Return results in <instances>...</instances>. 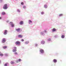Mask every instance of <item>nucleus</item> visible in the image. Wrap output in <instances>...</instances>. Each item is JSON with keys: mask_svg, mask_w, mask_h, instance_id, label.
<instances>
[{"mask_svg": "<svg viewBox=\"0 0 66 66\" xmlns=\"http://www.w3.org/2000/svg\"><path fill=\"white\" fill-rule=\"evenodd\" d=\"M39 52L40 54L41 55H43L44 53L45 52L44 50L42 49H40Z\"/></svg>", "mask_w": 66, "mask_h": 66, "instance_id": "nucleus-1", "label": "nucleus"}, {"mask_svg": "<svg viewBox=\"0 0 66 66\" xmlns=\"http://www.w3.org/2000/svg\"><path fill=\"white\" fill-rule=\"evenodd\" d=\"M8 8L7 4H5L3 6V8L4 10H7Z\"/></svg>", "mask_w": 66, "mask_h": 66, "instance_id": "nucleus-2", "label": "nucleus"}, {"mask_svg": "<svg viewBox=\"0 0 66 66\" xmlns=\"http://www.w3.org/2000/svg\"><path fill=\"white\" fill-rule=\"evenodd\" d=\"M44 33H47V31L45 30H44V31H42L40 32V34H41V35H42V36H44L45 35Z\"/></svg>", "mask_w": 66, "mask_h": 66, "instance_id": "nucleus-3", "label": "nucleus"}, {"mask_svg": "<svg viewBox=\"0 0 66 66\" xmlns=\"http://www.w3.org/2000/svg\"><path fill=\"white\" fill-rule=\"evenodd\" d=\"M9 24L11 26V27L12 28H14V23L12 22H9Z\"/></svg>", "mask_w": 66, "mask_h": 66, "instance_id": "nucleus-4", "label": "nucleus"}, {"mask_svg": "<svg viewBox=\"0 0 66 66\" xmlns=\"http://www.w3.org/2000/svg\"><path fill=\"white\" fill-rule=\"evenodd\" d=\"M6 40L5 38H3L2 41V43H3V44H4V43H5L6 42Z\"/></svg>", "mask_w": 66, "mask_h": 66, "instance_id": "nucleus-5", "label": "nucleus"}, {"mask_svg": "<svg viewBox=\"0 0 66 66\" xmlns=\"http://www.w3.org/2000/svg\"><path fill=\"white\" fill-rule=\"evenodd\" d=\"M20 42L19 41H16L15 43V44L16 45H20Z\"/></svg>", "mask_w": 66, "mask_h": 66, "instance_id": "nucleus-6", "label": "nucleus"}, {"mask_svg": "<svg viewBox=\"0 0 66 66\" xmlns=\"http://www.w3.org/2000/svg\"><path fill=\"white\" fill-rule=\"evenodd\" d=\"M15 30H16V31L17 32H19L20 31H21V29L20 28H18L17 29H16Z\"/></svg>", "mask_w": 66, "mask_h": 66, "instance_id": "nucleus-7", "label": "nucleus"}, {"mask_svg": "<svg viewBox=\"0 0 66 66\" xmlns=\"http://www.w3.org/2000/svg\"><path fill=\"white\" fill-rule=\"evenodd\" d=\"M17 49V47H14V49L13 50H12V52H16L17 51V50L16 49Z\"/></svg>", "mask_w": 66, "mask_h": 66, "instance_id": "nucleus-8", "label": "nucleus"}, {"mask_svg": "<svg viewBox=\"0 0 66 66\" xmlns=\"http://www.w3.org/2000/svg\"><path fill=\"white\" fill-rule=\"evenodd\" d=\"M7 33V30H4V35H6Z\"/></svg>", "mask_w": 66, "mask_h": 66, "instance_id": "nucleus-9", "label": "nucleus"}, {"mask_svg": "<svg viewBox=\"0 0 66 66\" xmlns=\"http://www.w3.org/2000/svg\"><path fill=\"white\" fill-rule=\"evenodd\" d=\"M18 37L19 38H22L23 37V36L21 35H18Z\"/></svg>", "mask_w": 66, "mask_h": 66, "instance_id": "nucleus-10", "label": "nucleus"}, {"mask_svg": "<svg viewBox=\"0 0 66 66\" xmlns=\"http://www.w3.org/2000/svg\"><path fill=\"white\" fill-rule=\"evenodd\" d=\"M19 23L20 25H22L23 24V21H21Z\"/></svg>", "mask_w": 66, "mask_h": 66, "instance_id": "nucleus-11", "label": "nucleus"}, {"mask_svg": "<svg viewBox=\"0 0 66 66\" xmlns=\"http://www.w3.org/2000/svg\"><path fill=\"white\" fill-rule=\"evenodd\" d=\"M44 7L45 8V9H47V7H48V5L47 4H45L44 6Z\"/></svg>", "mask_w": 66, "mask_h": 66, "instance_id": "nucleus-12", "label": "nucleus"}, {"mask_svg": "<svg viewBox=\"0 0 66 66\" xmlns=\"http://www.w3.org/2000/svg\"><path fill=\"white\" fill-rule=\"evenodd\" d=\"M45 43V42L44 41L42 40L41 41V44H42V45H43Z\"/></svg>", "mask_w": 66, "mask_h": 66, "instance_id": "nucleus-13", "label": "nucleus"}, {"mask_svg": "<svg viewBox=\"0 0 66 66\" xmlns=\"http://www.w3.org/2000/svg\"><path fill=\"white\" fill-rule=\"evenodd\" d=\"M53 61L55 63L57 62V60H56V59H54L53 60Z\"/></svg>", "mask_w": 66, "mask_h": 66, "instance_id": "nucleus-14", "label": "nucleus"}, {"mask_svg": "<svg viewBox=\"0 0 66 66\" xmlns=\"http://www.w3.org/2000/svg\"><path fill=\"white\" fill-rule=\"evenodd\" d=\"M47 42H50L51 41V38H49L47 40Z\"/></svg>", "mask_w": 66, "mask_h": 66, "instance_id": "nucleus-15", "label": "nucleus"}, {"mask_svg": "<svg viewBox=\"0 0 66 66\" xmlns=\"http://www.w3.org/2000/svg\"><path fill=\"white\" fill-rule=\"evenodd\" d=\"M29 43V41H26L25 43L24 44L26 45H27V44H28Z\"/></svg>", "mask_w": 66, "mask_h": 66, "instance_id": "nucleus-16", "label": "nucleus"}, {"mask_svg": "<svg viewBox=\"0 0 66 66\" xmlns=\"http://www.w3.org/2000/svg\"><path fill=\"white\" fill-rule=\"evenodd\" d=\"M32 23V21H31V20H28V23L29 24H30V23Z\"/></svg>", "mask_w": 66, "mask_h": 66, "instance_id": "nucleus-17", "label": "nucleus"}, {"mask_svg": "<svg viewBox=\"0 0 66 66\" xmlns=\"http://www.w3.org/2000/svg\"><path fill=\"white\" fill-rule=\"evenodd\" d=\"M56 29L55 28H54L53 29L52 31L53 32H55L56 31Z\"/></svg>", "mask_w": 66, "mask_h": 66, "instance_id": "nucleus-18", "label": "nucleus"}, {"mask_svg": "<svg viewBox=\"0 0 66 66\" xmlns=\"http://www.w3.org/2000/svg\"><path fill=\"white\" fill-rule=\"evenodd\" d=\"M16 11L17 12H18V13H20V10L19 9H17L16 10Z\"/></svg>", "mask_w": 66, "mask_h": 66, "instance_id": "nucleus-19", "label": "nucleus"}, {"mask_svg": "<svg viewBox=\"0 0 66 66\" xmlns=\"http://www.w3.org/2000/svg\"><path fill=\"white\" fill-rule=\"evenodd\" d=\"M3 49H6L7 48V46H3Z\"/></svg>", "mask_w": 66, "mask_h": 66, "instance_id": "nucleus-20", "label": "nucleus"}, {"mask_svg": "<svg viewBox=\"0 0 66 66\" xmlns=\"http://www.w3.org/2000/svg\"><path fill=\"white\" fill-rule=\"evenodd\" d=\"M14 63H15L13 61H12L11 62V64H12V65H13V64H14Z\"/></svg>", "mask_w": 66, "mask_h": 66, "instance_id": "nucleus-21", "label": "nucleus"}, {"mask_svg": "<svg viewBox=\"0 0 66 66\" xmlns=\"http://www.w3.org/2000/svg\"><path fill=\"white\" fill-rule=\"evenodd\" d=\"M65 38V36H64V35H62L61 36V38Z\"/></svg>", "mask_w": 66, "mask_h": 66, "instance_id": "nucleus-22", "label": "nucleus"}, {"mask_svg": "<svg viewBox=\"0 0 66 66\" xmlns=\"http://www.w3.org/2000/svg\"><path fill=\"white\" fill-rule=\"evenodd\" d=\"M2 14L3 15H5V12H3L2 13Z\"/></svg>", "mask_w": 66, "mask_h": 66, "instance_id": "nucleus-23", "label": "nucleus"}, {"mask_svg": "<svg viewBox=\"0 0 66 66\" xmlns=\"http://www.w3.org/2000/svg\"><path fill=\"white\" fill-rule=\"evenodd\" d=\"M9 64L8 63H6L4 64L5 66H7V64Z\"/></svg>", "mask_w": 66, "mask_h": 66, "instance_id": "nucleus-24", "label": "nucleus"}, {"mask_svg": "<svg viewBox=\"0 0 66 66\" xmlns=\"http://www.w3.org/2000/svg\"><path fill=\"white\" fill-rule=\"evenodd\" d=\"M63 15V14H60L59 15V17H61V16H62Z\"/></svg>", "mask_w": 66, "mask_h": 66, "instance_id": "nucleus-25", "label": "nucleus"}, {"mask_svg": "<svg viewBox=\"0 0 66 66\" xmlns=\"http://www.w3.org/2000/svg\"><path fill=\"white\" fill-rule=\"evenodd\" d=\"M54 37H55V38H56V37H59V36L58 35H56L54 36Z\"/></svg>", "mask_w": 66, "mask_h": 66, "instance_id": "nucleus-26", "label": "nucleus"}, {"mask_svg": "<svg viewBox=\"0 0 66 66\" xmlns=\"http://www.w3.org/2000/svg\"><path fill=\"white\" fill-rule=\"evenodd\" d=\"M0 56H3V54L2 53H1L0 54Z\"/></svg>", "mask_w": 66, "mask_h": 66, "instance_id": "nucleus-27", "label": "nucleus"}, {"mask_svg": "<svg viewBox=\"0 0 66 66\" xmlns=\"http://www.w3.org/2000/svg\"><path fill=\"white\" fill-rule=\"evenodd\" d=\"M23 8L24 9H26V6H25L24 5L23 6Z\"/></svg>", "mask_w": 66, "mask_h": 66, "instance_id": "nucleus-28", "label": "nucleus"}, {"mask_svg": "<svg viewBox=\"0 0 66 66\" xmlns=\"http://www.w3.org/2000/svg\"><path fill=\"white\" fill-rule=\"evenodd\" d=\"M14 54L15 55H18V53L16 52H15L14 53Z\"/></svg>", "mask_w": 66, "mask_h": 66, "instance_id": "nucleus-29", "label": "nucleus"}, {"mask_svg": "<svg viewBox=\"0 0 66 66\" xmlns=\"http://www.w3.org/2000/svg\"><path fill=\"white\" fill-rule=\"evenodd\" d=\"M4 55L6 56H8V54H5Z\"/></svg>", "mask_w": 66, "mask_h": 66, "instance_id": "nucleus-30", "label": "nucleus"}, {"mask_svg": "<svg viewBox=\"0 0 66 66\" xmlns=\"http://www.w3.org/2000/svg\"><path fill=\"white\" fill-rule=\"evenodd\" d=\"M15 62H16V63H19V61H18V60H16Z\"/></svg>", "mask_w": 66, "mask_h": 66, "instance_id": "nucleus-31", "label": "nucleus"}, {"mask_svg": "<svg viewBox=\"0 0 66 66\" xmlns=\"http://www.w3.org/2000/svg\"><path fill=\"white\" fill-rule=\"evenodd\" d=\"M18 61L19 62H21V59H19L18 60Z\"/></svg>", "mask_w": 66, "mask_h": 66, "instance_id": "nucleus-32", "label": "nucleus"}, {"mask_svg": "<svg viewBox=\"0 0 66 66\" xmlns=\"http://www.w3.org/2000/svg\"><path fill=\"white\" fill-rule=\"evenodd\" d=\"M41 14L42 15H43V14H44V12H41Z\"/></svg>", "mask_w": 66, "mask_h": 66, "instance_id": "nucleus-33", "label": "nucleus"}, {"mask_svg": "<svg viewBox=\"0 0 66 66\" xmlns=\"http://www.w3.org/2000/svg\"><path fill=\"white\" fill-rule=\"evenodd\" d=\"M21 5H23L24 4V3H23V2H22L21 3Z\"/></svg>", "mask_w": 66, "mask_h": 66, "instance_id": "nucleus-34", "label": "nucleus"}, {"mask_svg": "<svg viewBox=\"0 0 66 66\" xmlns=\"http://www.w3.org/2000/svg\"><path fill=\"white\" fill-rule=\"evenodd\" d=\"M35 45L36 47H37V46H38V44H35Z\"/></svg>", "mask_w": 66, "mask_h": 66, "instance_id": "nucleus-35", "label": "nucleus"}, {"mask_svg": "<svg viewBox=\"0 0 66 66\" xmlns=\"http://www.w3.org/2000/svg\"><path fill=\"white\" fill-rule=\"evenodd\" d=\"M3 1L2 0H0V3H2Z\"/></svg>", "mask_w": 66, "mask_h": 66, "instance_id": "nucleus-36", "label": "nucleus"}, {"mask_svg": "<svg viewBox=\"0 0 66 66\" xmlns=\"http://www.w3.org/2000/svg\"><path fill=\"white\" fill-rule=\"evenodd\" d=\"M21 41L22 42H23V41H24V40L23 39H22L21 40Z\"/></svg>", "mask_w": 66, "mask_h": 66, "instance_id": "nucleus-37", "label": "nucleus"}, {"mask_svg": "<svg viewBox=\"0 0 66 66\" xmlns=\"http://www.w3.org/2000/svg\"><path fill=\"white\" fill-rule=\"evenodd\" d=\"M9 22V20H7V21H6V22Z\"/></svg>", "mask_w": 66, "mask_h": 66, "instance_id": "nucleus-38", "label": "nucleus"}, {"mask_svg": "<svg viewBox=\"0 0 66 66\" xmlns=\"http://www.w3.org/2000/svg\"><path fill=\"white\" fill-rule=\"evenodd\" d=\"M1 19H2V17H0V20Z\"/></svg>", "mask_w": 66, "mask_h": 66, "instance_id": "nucleus-39", "label": "nucleus"}, {"mask_svg": "<svg viewBox=\"0 0 66 66\" xmlns=\"http://www.w3.org/2000/svg\"><path fill=\"white\" fill-rule=\"evenodd\" d=\"M1 53V52L0 51V54Z\"/></svg>", "mask_w": 66, "mask_h": 66, "instance_id": "nucleus-40", "label": "nucleus"}, {"mask_svg": "<svg viewBox=\"0 0 66 66\" xmlns=\"http://www.w3.org/2000/svg\"><path fill=\"white\" fill-rule=\"evenodd\" d=\"M1 62V61H0V62Z\"/></svg>", "mask_w": 66, "mask_h": 66, "instance_id": "nucleus-41", "label": "nucleus"}, {"mask_svg": "<svg viewBox=\"0 0 66 66\" xmlns=\"http://www.w3.org/2000/svg\"><path fill=\"white\" fill-rule=\"evenodd\" d=\"M15 0L16 1H17V0Z\"/></svg>", "mask_w": 66, "mask_h": 66, "instance_id": "nucleus-42", "label": "nucleus"}]
</instances>
